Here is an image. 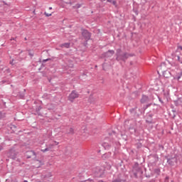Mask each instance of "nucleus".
<instances>
[{
    "mask_svg": "<svg viewBox=\"0 0 182 182\" xmlns=\"http://www.w3.org/2000/svg\"><path fill=\"white\" fill-rule=\"evenodd\" d=\"M49 9H50V10L52 9V7H49Z\"/></svg>",
    "mask_w": 182,
    "mask_h": 182,
    "instance_id": "43",
    "label": "nucleus"
},
{
    "mask_svg": "<svg viewBox=\"0 0 182 182\" xmlns=\"http://www.w3.org/2000/svg\"><path fill=\"white\" fill-rule=\"evenodd\" d=\"M180 56H181V63L182 65V54H181Z\"/></svg>",
    "mask_w": 182,
    "mask_h": 182,
    "instance_id": "35",
    "label": "nucleus"
},
{
    "mask_svg": "<svg viewBox=\"0 0 182 182\" xmlns=\"http://www.w3.org/2000/svg\"><path fill=\"white\" fill-rule=\"evenodd\" d=\"M20 97L21 99H23V97H25V94L20 95Z\"/></svg>",
    "mask_w": 182,
    "mask_h": 182,
    "instance_id": "29",
    "label": "nucleus"
},
{
    "mask_svg": "<svg viewBox=\"0 0 182 182\" xmlns=\"http://www.w3.org/2000/svg\"><path fill=\"white\" fill-rule=\"evenodd\" d=\"M178 49H180L181 50H182V46H178Z\"/></svg>",
    "mask_w": 182,
    "mask_h": 182,
    "instance_id": "34",
    "label": "nucleus"
},
{
    "mask_svg": "<svg viewBox=\"0 0 182 182\" xmlns=\"http://www.w3.org/2000/svg\"><path fill=\"white\" fill-rule=\"evenodd\" d=\"M113 145H114V141H113V139H112V140L110 141L109 144L107 143V142H103V143L102 144V147H104V149H105V150H109V149H111L112 146H113Z\"/></svg>",
    "mask_w": 182,
    "mask_h": 182,
    "instance_id": "7",
    "label": "nucleus"
},
{
    "mask_svg": "<svg viewBox=\"0 0 182 182\" xmlns=\"http://www.w3.org/2000/svg\"><path fill=\"white\" fill-rule=\"evenodd\" d=\"M98 153H100V151H98Z\"/></svg>",
    "mask_w": 182,
    "mask_h": 182,
    "instance_id": "46",
    "label": "nucleus"
},
{
    "mask_svg": "<svg viewBox=\"0 0 182 182\" xmlns=\"http://www.w3.org/2000/svg\"><path fill=\"white\" fill-rule=\"evenodd\" d=\"M75 133V131L73 128H70V131L68 132V134H73Z\"/></svg>",
    "mask_w": 182,
    "mask_h": 182,
    "instance_id": "21",
    "label": "nucleus"
},
{
    "mask_svg": "<svg viewBox=\"0 0 182 182\" xmlns=\"http://www.w3.org/2000/svg\"><path fill=\"white\" fill-rule=\"evenodd\" d=\"M132 172L134 177H136V178L137 177H141V176H143V169L140 168V166H139V163H135L134 166H133Z\"/></svg>",
    "mask_w": 182,
    "mask_h": 182,
    "instance_id": "3",
    "label": "nucleus"
},
{
    "mask_svg": "<svg viewBox=\"0 0 182 182\" xmlns=\"http://www.w3.org/2000/svg\"><path fill=\"white\" fill-rule=\"evenodd\" d=\"M114 51L113 50H109L107 53H106V55H109V53H111L112 55H113Z\"/></svg>",
    "mask_w": 182,
    "mask_h": 182,
    "instance_id": "24",
    "label": "nucleus"
},
{
    "mask_svg": "<svg viewBox=\"0 0 182 182\" xmlns=\"http://www.w3.org/2000/svg\"><path fill=\"white\" fill-rule=\"evenodd\" d=\"M130 56H132V54L122 52L120 49L117 50V60H123V62H126Z\"/></svg>",
    "mask_w": 182,
    "mask_h": 182,
    "instance_id": "1",
    "label": "nucleus"
},
{
    "mask_svg": "<svg viewBox=\"0 0 182 182\" xmlns=\"http://www.w3.org/2000/svg\"><path fill=\"white\" fill-rule=\"evenodd\" d=\"M23 182H28V181L25 180V181H23Z\"/></svg>",
    "mask_w": 182,
    "mask_h": 182,
    "instance_id": "42",
    "label": "nucleus"
},
{
    "mask_svg": "<svg viewBox=\"0 0 182 182\" xmlns=\"http://www.w3.org/2000/svg\"><path fill=\"white\" fill-rule=\"evenodd\" d=\"M92 173L95 177L102 178V177H105V168L97 166L92 169Z\"/></svg>",
    "mask_w": 182,
    "mask_h": 182,
    "instance_id": "2",
    "label": "nucleus"
},
{
    "mask_svg": "<svg viewBox=\"0 0 182 182\" xmlns=\"http://www.w3.org/2000/svg\"><path fill=\"white\" fill-rule=\"evenodd\" d=\"M162 66H166V63H163L161 64V66L159 67V68H161Z\"/></svg>",
    "mask_w": 182,
    "mask_h": 182,
    "instance_id": "32",
    "label": "nucleus"
},
{
    "mask_svg": "<svg viewBox=\"0 0 182 182\" xmlns=\"http://www.w3.org/2000/svg\"><path fill=\"white\" fill-rule=\"evenodd\" d=\"M60 48H66L67 49H68V48H70V43H64L63 44H60Z\"/></svg>",
    "mask_w": 182,
    "mask_h": 182,
    "instance_id": "14",
    "label": "nucleus"
},
{
    "mask_svg": "<svg viewBox=\"0 0 182 182\" xmlns=\"http://www.w3.org/2000/svg\"><path fill=\"white\" fill-rule=\"evenodd\" d=\"M11 65H14V60L12 61H10Z\"/></svg>",
    "mask_w": 182,
    "mask_h": 182,
    "instance_id": "36",
    "label": "nucleus"
},
{
    "mask_svg": "<svg viewBox=\"0 0 182 182\" xmlns=\"http://www.w3.org/2000/svg\"><path fill=\"white\" fill-rule=\"evenodd\" d=\"M51 143H52L53 144H54V145H53L54 147H55V146H58V144H59V142H58V141H51Z\"/></svg>",
    "mask_w": 182,
    "mask_h": 182,
    "instance_id": "22",
    "label": "nucleus"
},
{
    "mask_svg": "<svg viewBox=\"0 0 182 182\" xmlns=\"http://www.w3.org/2000/svg\"><path fill=\"white\" fill-rule=\"evenodd\" d=\"M151 105V103L144 105L141 109H139V112L141 113H144V112H146V109H149V107H150Z\"/></svg>",
    "mask_w": 182,
    "mask_h": 182,
    "instance_id": "13",
    "label": "nucleus"
},
{
    "mask_svg": "<svg viewBox=\"0 0 182 182\" xmlns=\"http://www.w3.org/2000/svg\"><path fill=\"white\" fill-rule=\"evenodd\" d=\"M114 182H124L122 179L115 180Z\"/></svg>",
    "mask_w": 182,
    "mask_h": 182,
    "instance_id": "31",
    "label": "nucleus"
},
{
    "mask_svg": "<svg viewBox=\"0 0 182 182\" xmlns=\"http://www.w3.org/2000/svg\"><path fill=\"white\" fill-rule=\"evenodd\" d=\"M159 149H161V150H164V146L163 145H159Z\"/></svg>",
    "mask_w": 182,
    "mask_h": 182,
    "instance_id": "30",
    "label": "nucleus"
},
{
    "mask_svg": "<svg viewBox=\"0 0 182 182\" xmlns=\"http://www.w3.org/2000/svg\"><path fill=\"white\" fill-rule=\"evenodd\" d=\"M44 15H46V16H47L48 18H49V16H52V14H48L46 12L44 13Z\"/></svg>",
    "mask_w": 182,
    "mask_h": 182,
    "instance_id": "23",
    "label": "nucleus"
},
{
    "mask_svg": "<svg viewBox=\"0 0 182 182\" xmlns=\"http://www.w3.org/2000/svg\"><path fill=\"white\" fill-rule=\"evenodd\" d=\"M82 6V4H75V6H74V8L75 9H79V8H80Z\"/></svg>",
    "mask_w": 182,
    "mask_h": 182,
    "instance_id": "20",
    "label": "nucleus"
},
{
    "mask_svg": "<svg viewBox=\"0 0 182 182\" xmlns=\"http://www.w3.org/2000/svg\"><path fill=\"white\" fill-rule=\"evenodd\" d=\"M150 100V99L147 97V95H142L141 99L140 100V102L142 105H144V103H149V101Z\"/></svg>",
    "mask_w": 182,
    "mask_h": 182,
    "instance_id": "11",
    "label": "nucleus"
},
{
    "mask_svg": "<svg viewBox=\"0 0 182 182\" xmlns=\"http://www.w3.org/2000/svg\"><path fill=\"white\" fill-rule=\"evenodd\" d=\"M177 58V60L178 62H179V63H181V57L180 55H174V58Z\"/></svg>",
    "mask_w": 182,
    "mask_h": 182,
    "instance_id": "19",
    "label": "nucleus"
},
{
    "mask_svg": "<svg viewBox=\"0 0 182 182\" xmlns=\"http://www.w3.org/2000/svg\"><path fill=\"white\" fill-rule=\"evenodd\" d=\"M153 114L148 113L146 114V123H148V124H153V123H154V121H153Z\"/></svg>",
    "mask_w": 182,
    "mask_h": 182,
    "instance_id": "8",
    "label": "nucleus"
},
{
    "mask_svg": "<svg viewBox=\"0 0 182 182\" xmlns=\"http://www.w3.org/2000/svg\"><path fill=\"white\" fill-rule=\"evenodd\" d=\"M154 173L156 174V176H160V173H161L160 168H155L154 170Z\"/></svg>",
    "mask_w": 182,
    "mask_h": 182,
    "instance_id": "17",
    "label": "nucleus"
},
{
    "mask_svg": "<svg viewBox=\"0 0 182 182\" xmlns=\"http://www.w3.org/2000/svg\"><path fill=\"white\" fill-rule=\"evenodd\" d=\"M172 56H174V54L172 53Z\"/></svg>",
    "mask_w": 182,
    "mask_h": 182,
    "instance_id": "44",
    "label": "nucleus"
},
{
    "mask_svg": "<svg viewBox=\"0 0 182 182\" xmlns=\"http://www.w3.org/2000/svg\"><path fill=\"white\" fill-rule=\"evenodd\" d=\"M163 76L166 77V79H168L171 77V73L168 70L163 71Z\"/></svg>",
    "mask_w": 182,
    "mask_h": 182,
    "instance_id": "12",
    "label": "nucleus"
},
{
    "mask_svg": "<svg viewBox=\"0 0 182 182\" xmlns=\"http://www.w3.org/2000/svg\"><path fill=\"white\" fill-rule=\"evenodd\" d=\"M82 182H93V180L91 179V178H89L88 180L84 181H82Z\"/></svg>",
    "mask_w": 182,
    "mask_h": 182,
    "instance_id": "26",
    "label": "nucleus"
},
{
    "mask_svg": "<svg viewBox=\"0 0 182 182\" xmlns=\"http://www.w3.org/2000/svg\"><path fill=\"white\" fill-rule=\"evenodd\" d=\"M77 97H79V94L77 92L76 90H73L68 96V100L73 103L75 99H77Z\"/></svg>",
    "mask_w": 182,
    "mask_h": 182,
    "instance_id": "4",
    "label": "nucleus"
},
{
    "mask_svg": "<svg viewBox=\"0 0 182 182\" xmlns=\"http://www.w3.org/2000/svg\"><path fill=\"white\" fill-rule=\"evenodd\" d=\"M48 60H50V58H47L46 60H43V62H48Z\"/></svg>",
    "mask_w": 182,
    "mask_h": 182,
    "instance_id": "33",
    "label": "nucleus"
},
{
    "mask_svg": "<svg viewBox=\"0 0 182 182\" xmlns=\"http://www.w3.org/2000/svg\"><path fill=\"white\" fill-rule=\"evenodd\" d=\"M165 159H166L167 163L169 166H173L177 164V157L176 156L171 158H168V156H165Z\"/></svg>",
    "mask_w": 182,
    "mask_h": 182,
    "instance_id": "5",
    "label": "nucleus"
},
{
    "mask_svg": "<svg viewBox=\"0 0 182 182\" xmlns=\"http://www.w3.org/2000/svg\"><path fill=\"white\" fill-rule=\"evenodd\" d=\"M113 134H114V132H112V133H109V139H112V136H113Z\"/></svg>",
    "mask_w": 182,
    "mask_h": 182,
    "instance_id": "25",
    "label": "nucleus"
},
{
    "mask_svg": "<svg viewBox=\"0 0 182 182\" xmlns=\"http://www.w3.org/2000/svg\"><path fill=\"white\" fill-rule=\"evenodd\" d=\"M108 2H111L113 5H114V0H107Z\"/></svg>",
    "mask_w": 182,
    "mask_h": 182,
    "instance_id": "27",
    "label": "nucleus"
},
{
    "mask_svg": "<svg viewBox=\"0 0 182 182\" xmlns=\"http://www.w3.org/2000/svg\"><path fill=\"white\" fill-rule=\"evenodd\" d=\"M102 66H103V70H105V64H103Z\"/></svg>",
    "mask_w": 182,
    "mask_h": 182,
    "instance_id": "38",
    "label": "nucleus"
},
{
    "mask_svg": "<svg viewBox=\"0 0 182 182\" xmlns=\"http://www.w3.org/2000/svg\"><path fill=\"white\" fill-rule=\"evenodd\" d=\"M53 144L52 142H50L48 144H46V149H41V151H42V153H46V151H50V150H52V149H53Z\"/></svg>",
    "mask_w": 182,
    "mask_h": 182,
    "instance_id": "6",
    "label": "nucleus"
},
{
    "mask_svg": "<svg viewBox=\"0 0 182 182\" xmlns=\"http://www.w3.org/2000/svg\"><path fill=\"white\" fill-rule=\"evenodd\" d=\"M83 136H85V134H82Z\"/></svg>",
    "mask_w": 182,
    "mask_h": 182,
    "instance_id": "47",
    "label": "nucleus"
},
{
    "mask_svg": "<svg viewBox=\"0 0 182 182\" xmlns=\"http://www.w3.org/2000/svg\"><path fill=\"white\" fill-rule=\"evenodd\" d=\"M36 182H41V181L40 180H37Z\"/></svg>",
    "mask_w": 182,
    "mask_h": 182,
    "instance_id": "40",
    "label": "nucleus"
},
{
    "mask_svg": "<svg viewBox=\"0 0 182 182\" xmlns=\"http://www.w3.org/2000/svg\"><path fill=\"white\" fill-rule=\"evenodd\" d=\"M174 103L176 106H182V98H178Z\"/></svg>",
    "mask_w": 182,
    "mask_h": 182,
    "instance_id": "15",
    "label": "nucleus"
},
{
    "mask_svg": "<svg viewBox=\"0 0 182 182\" xmlns=\"http://www.w3.org/2000/svg\"><path fill=\"white\" fill-rule=\"evenodd\" d=\"M30 56L33 57V54L32 53H29Z\"/></svg>",
    "mask_w": 182,
    "mask_h": 182,
    "instance_id": "37",
    "label": "nucleus"
},
{
    "mask_svg": "<svg viewBox=\"0 0 182 182\" xmlns=\"http://www.w3.org/2000/svg\"><path fill=\"white\" fill-rule=\"evenodd\" d=\"M137 145V149H140V147H141V144L139 143V144H136Z\"/></svg>",
    "mask_w": 182,
    "mask_h": 182,
    "instance_id": "28",
    "label": "nucleus"
},
{
    "mask_svg": "<svg viewBox=\"0 0 182 182\" xmlns=\"http://www.w3.org/2000/svg\"><path fill=\"white\" fill-rule=\"evenodd\" d=\"M159 101H160L161 103H163V101H161V100H159Z\"/></svg>",
    "mask_w": 182,
    "mask_h": 182,
    "instance_id": "41",
    "label": "nucleus"
},
{
    "mask_svg": "<svg viewBox=\"0 0 182 182\" xmlns=\"http://www.w3.org/2000/svg\"><path fill=\"white\" fill-rule=\"evenodd\" d=\"M82 35L83 38L85 39V41H89L90 39V33L87 31V30H82Z\"/></svg>",
    "mask_w": 182,
    "mask_h": 182,
    "instance_id": "9",
    "label": "nucleus"
},
{
    "mask_svg": "<svg viewBox=\"0 0 182 182\" xmlns=\"http://www.w3.org/2000/svg\"><path fill=\"white\" fill-rule=\"evenodd\" d=\"M110 156H111V154H110V152H109V153H106V154H103L102 156V157L104 160H106V159H109V157H110Z\"/></svg>",
    "mask_w": 182,
    "mask_h": 182,
    "instance_id": "16",
    "label": "nucleus"
},
{
    "mask_svg": "<svg viewBox=\"0 0 182 182\" xmlns=\"http://www.w3.org/2000/svg\"><path fill=\"white\" fill-rule=\"evenodd\" d=\"M32 156H34V159H36V152L34 151H28L26 154V159H31Z\"/></svg>",
    "mask_w": 182,
    "mask_h": 182,
    "instance_id": "10",
    "label": "nucleus"
},
{
    "mask_svg": "<svg viewBox=\"0 0 182 182\" xmlns=\"http://www.w3.org/2000/svg\"><path fill=\"white\" fill-rule=\"evenodd\" d=\"M174 117H176V115L173 116V119H174Z\"/></svg>",
    "mask_w": 182,
    "mask_h": 182,
    "instance_id": "45",
    "label": "nucleus"
},
{
    "mask_svg": "<svg viewBox=\"0 0 182 182\" xmlns=\"http://www.w3.org/2000/svg\"><path fill=\"white\" fill-rule=\"evenodd\" d=\"M181 76H182V71H181L179 73H178L176 75V79L177 80H180V79H181Z\"/></svg>",
    "mask_w": 182,
    "mask_h": 182,
    "instance_id": "18",
    "label": "nucleus"
},
{
    "mask_svg": "<svg viewBox=\"0 0 182 182\" xmlns=\"http://www.w3.org/2000/svg\"><path fill=\"white\" fill-rule=\"evenodd\" d=\"M2 150V146H0V151Z\"/></svg>",
    "mask_w": 182,
    "mask_h": 182,
    "instance_id": "39",
    "label": "nucleus"
},
{
    "mask_svg": "<svg viewBox=\"0 0 182 182\" xmlns=\"http://www.w3.org/2000/svg\"><path fill=\"white\" fill-rule=\"evenodd\" d=\"M112 182H114V181H112Z\"/></svg>",
    "mask_w": 182,
    "mask_h": 182,
    "instance_id": "48",
    "label": "nucleus"
}]
</instances>
